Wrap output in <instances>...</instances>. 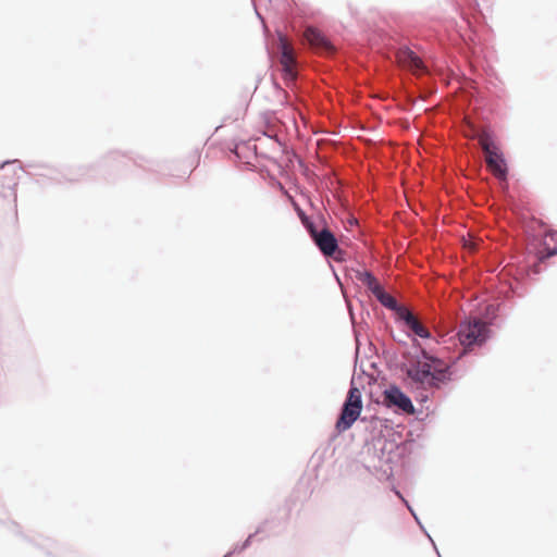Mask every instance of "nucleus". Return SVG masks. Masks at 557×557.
Segmentation results:
<instances>
[{
	"label": "nucleus",
	"instance_id": "obj_16",
	"mask_svg": "<svg viewBox=\"0 0 557 557\" xmlns=\"http://www.w3.org/2000/svg\"><path fill=\"white\" fill-rule=\"evenodd\" d=\"M295 210L297 211V214L299 219L301 220L302 224L309 232L310 226H315L313 222L309 220V218L306 215V213L299 208V206L296 202H293Z\"/></svg>",
	"mask_w": 557,
	"mask_h": 557
},
{
	"label": "nucleus",
	"instance_id": "obj_19",
	"mask_svg": "<svg viewBox=\"0 0 557 557\" xmlns=\"http://www.w3.org/2000/svg\"><path fill=\"white\" fill-rule=\"evenodd\" d=\"M467 5L473 11V12H481L480 9V2L479 0H467Z\"/></svg>",
	"mask_w": 557,
	"mask_h": 557
},
{
	"label": "nucleus",
	"instance_id": "obj_11",
	"mask_svg": "<svg viewBox=\"0 0 557 557\" xmlns=\"http://www.w3.org/2000/svg\"><path fill=\"white\" fill-rule=\"evenodd\" d=\"M337 432L333 433L329 437L327 442L324 445L318 447L315 451L312 454L310 458V463L312 465L313 469L317 470L319 467H321L324 460L333 458L336 450L333 443L337 438Z\"/></svg>",
	"mask_w": 557,
	"mask_h": 557
},
{
	"label": "nucleus",
	"instance_id": "obj_14",
	"mask_svg": "<svg viewBox=\"0 0 557 557\" xmlns=\"http://www.w3.org/2000/svg\"><path fill=\"white\" fill-rule=\"evenodd\" d=\"M267 523H268V520H264L262 523H260V524L257 527V529H256V531H255L253 533H250V534H249V535H248V536H247V537H246V539L240 543V545H242V547L244 548V550L248 549V548L251 546V544H252L253 539H255V536H256V535H258V534H260V533L264 532V528H265Z\"/></svg>",
	"mask_w": 557,
	"mask_h": 557
},
{
	"label": "nucleus",
	"instance_id": "obj_22",
	"mask_svg": "<svg viewBox=\"0 0 557 557\" xmlns=\"http://www.w3.org/2000/svg\"><path fill=\"white\" fill-rule=\"evenodd\" d=\"M382 436H383V429H380V430L377 431V434H376V436L374 437V440H375L377 443H380V440H381V437H382Z\"/></svg>",
	"mask_w": 557,
	"mask_h": 557
},
{
	"label": "nucleus",
	"instance_id": "obj_1",
	"mask_svg": "<svg viewBox=\"0 0 557 557\" xmlns=\"http://www.w3.org/2000/svg\"><path fill=\"white\" fill-rule=\"evenodd\" d=\"M385 309L392 312L395 323L412 341L414 354L406 364L407 374L412 383H445L451 380V366L432 352L433 345H436L437 341L418 320L406 299L387 290L386 282Z\"/></svg>",
	"mask_w": 557,
	"mask_h": 557
},
{
	"label": "nucleus",
	"instance_id": "obj_5",
	"mask_svg": "<svg viewBox=\"0 0 557 557\" xmlns=\"http://www.w3.org/2000/svg\"><path fill=\"white\" fill-rule=\"evenodd\" d=\"M480 144L487 156V163L494 175L500 182H506L508 177L507 162L490 129H483L481 132Z\"/></svg>",
	"mask_w": 557,
	"mask_h": 557
},
{
	"label": "nucleus",
	"instance_id": "obj_15",
	"mask_svg": "<svg viewBox=\"0 0 557 557\" xmlns=\"http://www.w3.org/2000/svg\"><path fill=\"white\" fill-rule=\"evenodd\" d=\"M267 523H268V520H264L262 523H260V524L257 527V529H256V531H255L253 533H250V534H249V535H248V536H247V537H246V539L240 543V545H242V547L244 548V550L248 549V548L251 546V544H252L253 539H255V536H256V535H258V534H260V533L264 532V528H265Z\"/></svg>",
	"mask_w": 557,
	"mask_h": 557
},
{
	"label": "nucleus",
	"instance_id": "obj_7",
	"mask_svg": "<svg viewBox=\"0 0 557 557\" xmlns=\"http://www.w3.org/2000/svg\"><path fill=\"white\" fill-rule=\"evenodd\" d=\"M309 234L312 237L314 244L323 252V255L332 257L336 252L338 245L335 236L330 230L323 227L318 230L317 226L309 227Z\"/></svg>",
	"mask_w": 557,
	"mask_h": 557
},
{
	"label": "nucleus",
	"instance_id": "obj_21",
	"mask_svg": "<svg viewBox=\"0 0 557 557\" xmlns=\"http://www.w3.org/2000/svg\"><path fill=\"white\" fill-rule=\"evenodd\" d=\"M12 172L13 174L16 176V178H18V175L20 173L22 172V168L20 165H15L13 169H12Z\"/></svg>",
	"mask_w": 557,
	"mask_h": 557
},
{
	"label": "nucleus",
	"instance_id": "obj_8",
	"mask_svg": "<svg viewBox=\"0 0 557 557\" xmlns=\"http://www.w3.org/2000/svg\"><path fill=\"white\" fill-rule=\"evenodd\" d=\"M305 39L309 42L310 47L321 53H332L334 47L331 41L318 28L308 27L304 34Z\"/></svg>",
	"mask_w": 557,
	"mask_h": 557
},
{
	"label": "nucleus",
	"instance_id": "obj_3",
	"mask_svg": "<svg viewBox=\"0 0 557 557\" xmlns=\"http://www.w3.org/2000/svg\"><path fill=\"white\" fill-rule=\"evenodd\" d=\"M364 385H349V389L341 407L335 422V431L341 434L349 430L360 417L362 410V389Z\"/></svg>",
	"mask_w": 557,
	"mask_h": 557
},
{
	"label": "nucleus",
	"instance_id": "obj_2",
	"mask_svg": "<svg viewBox=\"0 0 557 557\" xmlns=\"http://www.w3.org/2000/svg\"><path fill=\"white\" fill-rule=\"evenodd\" d=\"M389 67L406 71L413 75H422L428 72V65L411 48L408 40L398 37L397 34L388 35L385 29V85ZM387 91L385 90V97Z\"/></svg>",
	"mask_w": 557,
	"mask_h": 557
},
{
	"label": "nucleus",
	"instance_id": "obj_13",
	"mask_svg": "<svg viewBox=\"0 0 557 557\" xmlns=\"http://www.w3.org/2000/svg\"><path fill=\"white\" fill-rule=\"evenodd\" d=\"M362 372L369 377L368 383H375L381 379V370L376 367V363L371 360H367L361 363Z\"/></svg>",
	"mask_w": 557,
	"mask_h": 557
},
{
	"label": "nucleus",
	"instance_id": "obj_17",
	"mask_svg": "<svg viewBox=\"0 0 557 557\" xmlns=\"http://www.w3.org/2000/svg\"><path fill=\"white\" fill-rule=\"evenodd\" d=\"M45 542V544L38 545L47 550V555H52V548L57 546L55 542L50 539H46Z\"/></svg>",
	"mask_w": 557,
	"mask_h": 557
},
{
	"label": "nucleus",
	"instance_id": "obj_23",
	"mask_svg": "<svg viewBox=\"0 0 557 557\" xmlns=\"http://www.w3.org/2000/svg\"><path fill=\"white\" fill-rule=\"evenodd\" d=\"M487 309H488V310H491V309H492V311H493V312H492L491 320L495 319V318H496L495 309H494L492 306H488V307H487ZM490 324H492V321H490Z\"/></svg>",
	"mask_w": 557,
	"mask_h": 557
},
{
	"label": "nucleus",
	"instance_id": "obj_10",
	"mask_svg": "<svg viewBox=\"0 0 557 557\" xmlns=\"http://www.w3.org/2000/svg\"><path fill=\"white\" fill-rule=\"evenodd\" d=\"M358 282L374 296L381 304H383V287L381 286L379 280L373 276V274L367 270L358 271L356 274Z\"/></svg>",
	"mask_w": 557,
	"mask_h": 557
},
{
	"label": "nucleus",
	"instance_id": "obj_4",
	"mask_svg": "<svg viewBox=\"0 0 557 557\" xmlns=\"http://www.w3.org/2000/svg\"><path fill=\"white\" fill-rule=\"evenodd\" d=\"M457 335L465 350L481 347L491 336L490 324L478 318H467L461 322Z\"/></svg>",
	"mask_w": 557,
	"mask_h": 557
},
{
	"label": "nucleus",
	"instance_id": "obj_12",
	"mask_svg": "<svg viewBox=\"0 0 557 557\" xmlns=\"http://www.w3.org/2000/svg\"><path fill=\"white\" fill-rule=\"evenodd\" d=\"M374 450L377 455L369 458L362 463L364 470L372 476H374L379 482L383 481V446L377 448L376 444L373 445Z\"/></svg>",
	"mask_w": 557,
	"mask_h": 557
},
{
	"label": "nucleus",
	"instance_id": "obj_6",
	"mask_svg": "<svg viewBox=\"0 0 557 557\" xmlns=\"http://www.w3.org/2000/svg\"><path fill=\"white\" fill-rule=\"evenodd\" d=\"M278 49L281 52L280 64L284 73V79L293 82L297 77L296 58L292 44L283 35L278 36Z\"/></svg>",
	"mask_w": 557,
	"mask_h": 557
},
{
	"label": "nucleus",
	"instance_id": "obj_24",
	"mask_svg": "<svg viewBox=\"0 0 557 557\" xmlns=\"http://www.w3.org/2000/svg\"><path fill=\"white\" fill-rule=\"evenodd\" d=\"M385 259H387V253L385 252ZM385 267L387 265V260L384 261Z\"/></svg>",
	"mask_w": 557,
	"mask_h": 557
},
{
	"label": "nucleus",
	"instance_id": "obj_20",
	"mask_svg": "<svg viewBox=\"0 0 557 557\" xmlns=\"http://www.w3.org/2000/svg\"><path fill=\"white\" fill-rule=\"evenodd\" d=\"M244 548L242 547L240 543L235 544L227 553L231 554V557H233L236 554H242Z\"/></svg>",
	"mask_w": 557,
	"mask_h": 557
},
{
	"label": "nucleus",
	"instance_id": "obj_9",
	"mask_svg": "<svg viewBox=\"0 0 557 557\" xmlns=\"http://www.w3.org/2000/svg\"><path fill=\"white\" fill-rule=\"evenodd\" d=\"M385 406H396L408 414H412L414 412V407L410 398L395 386H393L389 392H385Z\"/></svg>",
	"mask_w": 557,
	"mask_h": 557
},
{
	"label": "nucleus",
	"instance_id": "obj_25",
	"mask_svg": "<svg viewBox=\"0 0 557 557\" xmlns=\"http://www.w3.org/2000/svg\"><path fill=\"white\" fill-rule=\"evenodd\" d=\"M222 557H231V554L226 553Z\"/></svg>",
	"mask_w": 557,
	"mask_h": 557
},
{
	"label": "nucleus",
	"instance_id": "obj_18",
	"mask_svg": "<svg viewBox=\"0 0 557 557\" xmlns=\"http://www.w3.org/2000/svg\"><path fill=\"white\" fill-rule=\"evenodd\" d=\"M552 242L556 244V246L549 251V256H556L557 255V232H550L547 235Z\"/></svg>",
	"mask_w": 557,
	"mask_h": 557
}]
</instances>
